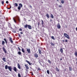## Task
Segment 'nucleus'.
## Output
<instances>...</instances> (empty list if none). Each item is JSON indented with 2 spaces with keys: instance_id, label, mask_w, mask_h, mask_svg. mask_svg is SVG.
<instances>
[{
  "instance_id": "5fc2aeb1",
  "label": "nucleus",
  "mask_w": 77,
  "mask_h": 77,
  "mask_svg": "<svg viewBox=\"0 0 77 77\" xmlns=\"http://www.w3.org/2000/svg\"><path fill=\"white\" fill-rule=\"evenodd\" d=\"M50 21H52L53 20H52L51 19H50Z\"/></svg>"
},
{
  "instance_id": "7c9ffc66",
  "label": "nucleus",
  "mask_w": 77,
  "mask_h": 77,
  "mask_svg": "<svg viewBox=\"0 0 77 77\" xmlns=\"http://www.w3.org/2000/svg\"><path fill=\"white\" fill-rule=\"evenodd\" d=\"M47 73L48 74H50V72H49V70H48L47 71Z\"/></svg>"
},
{
  "instance_id": "cd10ccee",
  "label": "nucleus",
  "mask_w": 77,
  "mask_h": 77,
  "mask_svg": "<svg viewBox=\"0 0 77 77\" xmlns=\"http://www.w3.org/2000/svg\"><path fill=\"white\" fill-rule=\"evenodd\" d=\"M46 16L47 18H49V17H50V16H49V15L48 14H47L46 15Z\"/></svg>"
},
{
  "instance_id": "69168bd1",
  "label": "nucleus",
  "mask_w": 77,
  "mask_h": 77,
  "mask_svg": "<svg viewBox=\"0 0 77 77\" xmlns=\"http://www.w3.org/2000/svg\"><path fill=\"white\" fill-rule=\"evenodd\" d=\"M57 2H59V0H57Z\"/></svg>"
},
{
  "instance_id": "6e6d98bb",
  "label": "nucleus",
  "mask_w": 77,
  "mask_h": 77,
  "mask_svg": "<svg viewBox=\"0 0 77 77\" xmlns=\"http://www.w3.org/2000/svg\"><path fill=\"white\" fill-rule=\"evenodd\" d=\"M39 63H40L41 65H42V64H41V63L40 62H39Z\"/></svg>"
},
{
  "instance_id": "f03ea898",
  "label": "nucleus",
  "mask_w": 77,
  "mask_h": 77,
  "mask_svg": "<svg viewBox=\"0 0 77 77\" xmlns=\"http://www.w3.org/2000/svg\"><path fill=\"white\" fill-rule=\"evenodd\" d=\"M63 35L64 36H65V37H66V38H67V39H69L70 38L69 36V35H68V34H67L66 33H64Z\"/></svg>"
},
{
  "instance_id": "680f3d73",
  "label": "nucleus",
  "mask_w": 77,
  "mask_h": 77,
  "mask_svg": "<svg viewBox=\"0 0 77 77\" xmlns=\"http://www.w3.org/2000/svg\"><path fill=\"white\" fill-rule=\"evenodd\" d=\"M38 62H39V63L40 62V60H39Z\"/></svg>"
},
{
  "instance_id": "a211bd4d",
  "label": "nucleus",
  "mask_w": 77,
  "mask_h": 77,
  "mask_svg": "<svg viewBox=\"0 0 77 77\" xmlns=\"http://www.w3.org/2000/svg\"><path fill=\"white\" fill-rule=\"evenodd\" d=\"M50 44L51 45H52V46H54V45H55L53 44V43L52 42H51Z\"/></svg>"
},
{
  "instance_id": "a19ab883",
  "label": "nucleus",
  "mask_w": 77,
  "mask_h": 77,
  "mask_svg": "<svg viewBox=\"0 0 77 77\" xmlns=\"http://www.w3.org/2000/svg\"><path fill=\"white\" fill-rule=\"evenodd\" d=\"M13 32H14V33H16V31L14 30L13 31Z\"/></svg>"
},
{
  "instance_id": "423d86ee",
  "label": "nucleus",
  "mask_w": 77,
  "mask_h": 77,
  "mask_svg": "<svg viewBox=\"0 0 77 77\" xmlns=\"http://www.w3.org/2000/svg\"><path fill=\"white\" fill-rule=\"evenodd\" d=\"M13 69L14 71H15V72H17V68H16V67L15 66L14 67Z\"/></svg>"
},
{
  "instance_id": "58836bf2",
  "label": "nucleus",
  "mask_w": 77,
  "mask_h": 77,
  "mask_svg": "<svg viewBox=\"0 0 77 77\" xmlns=\"http://www.w3.org/2000/svg\"><path fill=\"white\" fill-rule=\"evenodd\" d=\"M22 30L23 29H21V28H20L19 29V31H22Z\"/></svg>"
},
{
  "instance_id": "603ef678",
  "label": "nucleus",
  "mask_w": 77,
  "mask_h": 77,
  "mask_svg": "<svg viewBox=\"0 0 77 77\" xmlns=\"http://www.w3.org/2000/svg\"><path fill=\"white\" fill-rule=\"evenodd\" d=\"M21 34H23V32H20Z\"/></svg>"
},
{
  "instance_id": "dca6fc26",
  "label": "nucleus",
  "mask_w": 77,
  "mask_h": 77,
  "mask_svg": "<svg viewBox=\"0 0 77 77\" xmlns=\"http://www.w3.org/2000/svg\"><path fill=\"white\" fill-rule=\"evenodd\" d=\"M5 42L4 41H2V45H5Z\"/></svg>"
},
{
  "instance_id": "a878e982",
  "label": "nucleus",
  "mask_w": 77,
  "mask_h": 77,
  "mask_svg": "<svg viewBox=\"0 0 77 77\" xmlns=\"http://www.w3.org/2000/svg\"><path fill=\"white\" fill-rule=\"evenodd\" d=\"M51 17L52 18H54V16H53V15L51 14Z\"/></svg>"
},
{
  "instance_id": "c756f323",
  "label": "nucleus",
  "mask_w": 77,
  "mask_h": 77,
  "mask_svg": "<svg viewBox=\"0 0 77 77\" xmlns=\"http://www.w3.org/2000/svg\"><path fill=\"white\" fill-rule=\"evenodd\" d=\"M56 71H57L58 72H59V69H58V68H56Z\"/></svg>"
},
{
  "instance_id": "c9c22d12",
  "label": "nucleus",
  "mask_w": 77,
  "mask_h": 77,
  "mask_svg": "<svg viewBox=\"0 0 77 77\" xmlns=\"http://www.w3.org/2000/svg\"><path fill=\"white\" fill-rule=\"evenodd\" d=\"M18 77H21V75L20 74V73L18 74Z\"/></svg>"
},
{
  "instance_id": "2f4dec72",
  "label": "nucleus",
  "mask_w": 77,
  "mask_h": 77,
  "mask_svg": "<svg viewBox=\"0 0 77 77\" xmlns=\"http://www.w3.org/2000/svg\"><path fill=\"white\" fill-rule=\"evenodd\" d=\"M48 63H51V61H50V60H48Z\"/></svg>"
},
{
  "instance_id": "f257e3e1",
  "label": "nucleus",
  "mask_w": 77,
  "mask_h": 77,
  "mask_svg": "<svg viewBox=\"0 0 77 77\" xmlns=\"http://www.w3.org/2000/svg\"><path fill=\"white\" fill-rule=\"evenodd\" d=\"M13 20L14 23H17V20L18 21H19V22H20V18L18 17H17L15 19L13 18Z\"/></svg>"
},
{
  "instance_id": "37998d69",
  "label": "nucleus",
  "mask_w": 77,
  "mask_h": 77,
  "mask_svg": "<svg viewBox=\"0 0 77 77\" xmlns=\"http://www.w3.org/2000/svg\"><path fill=\"white\" fill-rule=\"evenodd\" d=\"M18 36H19V37H20H20H21V35H20V34H18Z\"/></svg>"
},
{
  "instance_id": "ddd939ff",
  "label": "nucleus",
  "mask_w": 77,
  "mask_h": 77,
  "mask_svg": "<svg viewBox=\"0 0 77 77\" xmlns=\"http://www.w3.org/2000/svg\"><path fill=\"white\" fill-rule=\"evenodd\" d=\"M28 26H29V25L26 24V25L24 26V28H27V27H28Z\"/></svg>"
},
{
  "instance_id": "393cba45",
  "label": "nucleus",
  "mask_w": 77,
  "mask_h": 77,
  "mask_svg": "<svg viewBox=\"0 0 77 77\" xmlns=\"http://www.w3.org/2000/svg\"><path fill=\"white\" fill-rule=\"evenodd\" d=\"M38 52L39 53V54H41V50L38 49Z\"/></svg>"
},
{
  "instance_id": "e2e57ef3",
  "label": "nucleus",
  "mask_w": 77,
  "mask_h": 77,
  "mask_svg": "<svg viewBox=\"0 0 77 77\" xmlns=\"http://www.w3.org/2000/svg\"><path fill=\"white\" fill-rule=\"evenodd\" d=\"M75 59H76V61H77V58H76Z\"/></svg>"
},
{
  "instance_id": "4d7b16f0",
  "label": "nucleus",
  "mask_w": 77,
  "mask_h": 77,
  "mask_svg": "<svg viewBox=\"0 0 77 77\" xmlns=\"http://www.w3.org/2000/svg\"><path fill=\"white\" fill-rule=\"evenodd\" d=\"M42 27H44V25H42Z\"/></svg>"
},
{
  "instance_id": "c03bdc74",
  "label": "nucleus",
  "mask_w": 77,
  "mask_h": 77,
  "mask_svg": "<svg viewBox=\"0 0 77 77\" xmlns=\"http://www.w3.org/2000/svg\"><path fill=\"white\" fill-rule=\"evenodd\" d=\"M38 70L39 71H40V70H41V69H40L39 68H38Z\"/></svg>"
},
{
  "instance_id": "0e129e2a",
  "label": "nucleus",
  "mask_w": 77,
  "mask_h": 77,
  "mask_svg": "<svg viewBox=\"0 0 77 77\" xmlns=\"http://www.w3.org/2000/svg\"><path fill=\"white\" fill-rule=\"evenodd\" d=\"M60 60H62V58H61V59H60Z\"/></svg>"
},
{
  "instance_id": "6e6552de",
  "label": "nucleus",
  "mask_w": 77,
  "mask_h": 77,
  "mask_svg": "<svg viewBox=\"0 0 77 77\" xmlns=\"http://www.w3.org/2000/svg\"><path fill=\"white\" fill-rule=\"evenodd\" d=\"M60 25L59 23H58L57 24V28H58V29H60Z\"/></svg>"
},
{
  "instance_id": "c85d7f7f",
  "label": "nucleus",
  "mask_w": 77,
  "mask_h": 77,
  "mask_svg": "<svg viewBox=\"0 0 77 77\" xmlns=\"http://www.w3.org/2000/svg\"><path fill=\"white\" fill-rule=\"evenodd\" d=\"M69 69L70 71H72V68H71V67H69Z\"/></svg>"
},
{
  "instance_id": "bf43d9fd",
  "label": "nucleus",
  "mask_w": 77,
  "mask_h": 77,
  "mask_svg": "<svg viewBox=\"0 0 77 77\" xmlns=\"http://www.w3.org/2000/svg\"><path fill=\"white\" fill-rule=\"evenodd\" d=\"M64 40H63V42H64Z\"/></svg>"
},
{
  "instance_id": "7ed1b4c3",
  "label": "nucleus",
  "mask_w": 77,
  "mask_h": 77,
  "mask_svg": "<svg viewBox=\"0 0 77 77\" xmlns=\"http://www.w3.org/2000/svg\"><path fill=\"white\" fill-rule=\"evenodd\" d=\"M9 41H10V42L12 44L13 42V41L12 40V38L11 37H9Z\"/></svg>"
},
{
  "instance_id": "1a4fd4ad",
  "label": "nucleus",
  "mask_w": 77,
  "mask_h": 77,
  "mask_svg": "<svg viewBox=\"0 0 77 77\" xmlns=\"http://www.w3.org/2000/svg\"><path fill=\"white\" fill-rule=\"evenodd\" d=\"M28 29H32V26H31V25H28Z\"/></svg>"
},
{
  "instance_id": "052dcab7",
  "label": "nucleus",
  "mask_w": 77,
  "mask_h": 77,
  "mask_svg": "<svg viewBox=\"0 0 77 77\" xmlns=\"http://www.w3.org/2000/svg\"><path fill=\"white\" fill-rule=\"evenodd\" d=\"M76 30L77 31V27L76 28Z\"/></svg>"
},
{
  "instance_id": "20e7f679",
  "label": "nucleus",
  "mask_w": 77,
  "mask_h": 77,
  "mask_svg": "<svg viewBox=\"0 0 77 77\" xmlns=\"http://www.w3.org/2000/svg\"><path fill=\"white\" fill-rule=\"evenodd\" d=\"M26 51L28 53H30V48H26Z\"/></svg>"
},
{
  "instance_id": "f704fd0d",
  "label": "nucleus",
  "mask_w": 77,
  "mask_h": 77,
  "mask_svg": "<svg viewBox=\"0 0 77 77\" xmlns=\"http://www.w3.org/2000/svg\"><path fill=\"white\" fill-rule=\"evenodd\" d=\"M51 38L52 39H54V36H51Z\"/></svg>"
},
{
  "instance_id": "49530a36",
  "label": "nucleus",
  "mask_w": 77,
  "mask_h": 77,
  "mask_svg": "<svg viewBox=\"0 0 77 77\" xmlns=\"http://www.w3.org/2000/svg\"><path fill=\"white\" fill-rule=\"evenodd\" d=\"M65 42H68V40H65Z\"/></svg>"
},
{
  "instance_id": "338daca9",
  "label": "nucleus",
  "mask_w": 77,
  "mask_h": 77,
  "mask_svg": "<svg viewBox=\"0 0 77 77\" xmlns=\"http://www.w3.org/2000/svg\"><path fill=\"white\" fill-rule=\"evenodd\" d=\"M42 3H43V2H42Z\"/></svg>"
},
{
  "instance_id": "4c0bfd02",
  "label": "nucleus",
  "mask_w": 77,
  "mask_h": 77,
  "mask_svg": "<svg viewBox=\"0 0 77 77\" xmlns=\"http://www.w3.org/2000/svg\"><path fill=\"white\" fill-rule=\"evenodd\" d=\"M2 5H4V2L2 1Z\"/></svg>"
},
{
  "instance_id": "9b49d317",
  "label": "nucleus",
  "mask_w": 77,
  "mask_h": 77,
  "mask_svg": "<svg viewBox=\"0 0 77 77\" xmlns=\"http://www.w3.org/2000/svg\"><path fill=\"white\" fill-rule=\"evenodd\" d=\"M17 66L18 68L20 69H21V66H20V65L19 64V63H17Z\"/></svg>"
},
{
  "instance_id": "0eeeda50",
  "label": "nucleus",
  "mask_w": 77,
  "mask_h": 77,
  "mask_svg": "<svg viewBox=\"0 0 77 77\" xmlns=\"http://www.w3.org/2000/svg\"><path fill=\"white\" fill-rule=\"evenodd\" d=\"M3 50L4 51L5 53H7V51L6 50V49L4 47H3L2 48Z\"/></svg>"
},
{
  "instance_id": "b1692460",
  "label": "nucleus",
  "mask_w": 77,
  "mask_h": 77,
  "mask_svg": "<svg viewBox=\"0 0 77 77\" xmlns=\"http://www.w3.org/2000/svg\"><path fill=\"white\" fill-rule=\"evenodd\" d=\"M22 51L23 53H25V51H24V49L23 48H22Z\"/></svg>"
},
{
  "instance_id": "473e14b6",
  "label": "nucleus",
  "mask_w": 77,
  "mask_h": 77,
  "mask_svg": "<svg viewBox=\"0 0 77 77\" xmlns=\"http://www.w3.org/2000/svg\"><path fill=\"white\" fill-rule=\"evenodd\" d=\"M61 3H62V4H63V3H64V1H63L62 0L61 1Z\"/></svg>"
},
{
  "instance_id": "4be33fe9",
  "label": "nucleus",
  "mask_w": 77,
  "mask_h": 77,
  "mask_svg": "<svg viewBox=\"0 0 77 77\" xmlns=\"http://www.w3.org/2000/svg\"><path fill=\"white\" fill-rule=\"evenodd\" d=\"M18 54L19 55H21V52L20 51H18Z\"/></svg>"
},
{
  "instance_id": "5701e85b",
  "label": "nucleus",
  "mask_w": 77,
  "mask_h": 77,
  "mask_svg": "<svg viewBox=\"0 0 77 77\" xmlns=\"http://www.w3.org/2000/svg\"><path fill=\"white\" fill-rule=\"evenodd\" d=\"M4 40L5 41L6 44H7V43H8L7 40H6V38H4Z\"/></svg>"
},
{
  "instance_id": "bb28decb",
  "label": "nucleus",
  "mask_w": 77,
  "mask_h": 77,
  "mask_svg": "<svg viewBox=\"0 0 77 77\" xmlns=\"http://www.w3.org/2000/svg\"><path fill=\"white\" fill-rule=\"evenodd\" d=\"M74 54H75V56L76 57H77V52H75Z\"/></svg>"
},
{
  "instance_id": "3c124183",
  "label": "nucleus",
  "mask_w": 77,
  "mask_h": 77,
  "mask_svg": "<svg viewBox=\"0 0 77 77\" xmlns=\"http://www.w3.org/2000/svg\"><path fill=\"white\" fill-rule=\"evenodd\" d=\"M59 7L60 8H61V7H62V6H61V5H59Z\"/></svg>"
},
{
  "instance_id": "6ab92c4d",
  "label": "nucleus",
  "mask_w": 77,
  "mask_h": 77,
  "mask_svg": "<svg viewBox=\"0 0 77 77\" xmlns=\"http://www.w3.org/2000/svg\"><path fill=\"white\" fill-rule=\"evenodd\" d=\"M42 21V25H44V21L42 20H41Z\"/></svg>"
},
{
  "instance_id": "8fccbe9b",
  "label": "nucleus",
  "mask_w": 77,
  "mask_h": 77,
  "mask_svg": "<svg viewBox=\"0 0 77 77\" xmlns=\"http://www.w3.org/2000/svg\"><path fill=\"white\" fill-rule=\"evenodd\" d=\"M29 7H30V8H32V6H31V5H30V6H29Z\"/></svg>"
},
{
  "instance_id": "e433bc0d",
  "label": "nucleus",
  "mask_w": 77,
  "mask_h": 77,
  "mask_svg": "<svg viewBox=\"0 0 77 77\" xmlns=\"http://www.w3.org/2000/svg\"><path fill=\"white\" fill-rule=\"evenodd\" d=\"M15 6H18V4H17V3H15Z\"/></svg>"
},
{
  "instance_id": "a18cd8bd",
  "label": "nucleus",
  "mask_w": 77,
  "mask_h": 77,
  "mask_svg": "<svg viewBox=\"0 0 77 77\" xmlns=\"http://www.w3.org/2000/svg\"><path fill=\"white\" fill-rule=\"evenodd\" d=\"M26 72H28V69H26Z\"/></svg>"
},
{
  "instance_id": "13d9d810",
  "label": "nucleus",
  "mask_w": 77,
  "mask_h": 77,
  "mask_svg": "<svg viewBox=\"0 0 77 77\" xmlns=\"http://www.w3.org/2000/svg\"><path fill=\"white\" fill-rule=\"evenodd\" d=\"M8 26L10 28L11 27V25H9Z\"/></svg>"
},
{
  "instance_id": "f3484780",
  "label": "nucleus",
  "mask_w": 77,
  "mask_h": 77,
  "mask_svg": "<svg viewBox=\"0 0 77 77\" xmlns=\"http://www.w3.org/2000/svg\"><path fill=\"white\" fill-rule=\"evenodd\" d=\"M2 60H3L4 62H6V58L3 57V58Z\"/></svg>"
},
{
  "instance_id": "72a5a7b5",
  "label": "nucleus",
  "mask_w": 77,
  "mask_h": 77,
  "mask_svg": "<svg viewBox=\"0 0 77 77\" xmlns=\"http://www.w3.org/2000/svg\"><path fill=\"white\" fill-rule=\"evenodd\" d=\"M21 8L20 7H18V9H19V10H20L21 9Z\"/></svg>"
},
{
  "instance_id": "774afa93",
  "label": "nucleus",
  "mask_w": 77,
  "mask_h": 77,
  "mask_svg": "<svg viewBox=\"0 0 77 77\" xmlns=\"http://www.w3.org/2000/svg\"><path fill=\"white\" fill-rule=\"evenodd\" d=\"M10 8H11V6Z\"/></svg>"
},
{
  "instance_id": "39448f33",
  "label": "nucleus",
  "mask_w": 77,
  "mask_h": 77,
  "mask_svg": "<svg viewBox=\"0 0 77 77\" xmlns=\"http://www.w3.org/2000/svg\"><path fill=\"white\" fill-rule=\"evenodd\" d=\"M8 69L10 71H12V67H11V66H8Z\"/></svg>"
},
{
  "instance_id": "412c9836",
  "label": "nucleus",
  "mask_w": 77,
  "mask_h": 77,
  "mask_svg": "<svg viewBox=\"0 0 77 77\" xmlns=\"http://www.w3.org/2000/svg\"><path fill=\"white\" fill-rule=\"evenodd\" d=\"M5 69H8V65H6L5 66Z\"/></svg>"
},
{
  "instance_id": "09e8293b",
  "label": "nucleus",
  "mask_w": 77,
  "mask_h": 77,
  "mask_svg": "<svg viewBox=\"0 0 77 77\" xmlns=\"http://www.w3.org/2000/svg\"><path fill=\"white\" fill-rule=\"evenodd\" d=\"M11 7H10V8H7V9H11Z\"/></svg>"
},
{
  "instance_id": "f8f14e48",
  "label": "nucleus",
  "mask_w": 77,
  "mask_h": 77,
  "mask_svg": "<svg viewBox=\"0 0 77 77\" xmlns=\"http://www.w3.org/2000/svg\"><path fill=\"white\" fill-rule=\"evenodd\" d=\"M25 66L26 67V69H29V67L27 65V64H25Z\"/></svg>"
},
{
  "instance_id": "9d476101",
  "label": "nucleus",
  "mask_w": 77,
  "mask_h": 77,
  "mask_svg": "<svg viewBox=\"0 0 77 77\" xmlns=\"http://www.w3.org/2000/svg\"><path fill=\"white\" fill-rule=\"evenodd\" d=\"M34 56L35 57H36V58H37L38 57V55L36 53H35L34 54Z\"/></svg>"
},
{
  "instance_id": "2eb2a0df",
  "label": "nucleus",
  "mask_w": 77,
  "mask_h": 77,
  "mask_svg": "<svg viewBox=\"0 0 77 77\" xmlns=\"http://www.w3.org/2000/svg\"><path fill=\"white\" fill-rule=\"evenodd\" d=\"M19 7H20V8H22L23 7V5L21 3H20L19 4Z\"/></svg>"
},
{
  "instance_id": "ea45409f",
  "label": "nucleus",
  "mask_w": 77,
  "mask_h": 77,
  "mask_svg": "<svg viewBox=\"0 0 77 77\" xmlns=\"http://www.w3.org/2000/svg\"><path fill=\"white\" fill-rule=\"evenodd\" d=\"M6 3H7V4H8L9 3V2L8 1H6Z\"/></svg>"
},
{
  "instance_id": "aec40b11",
  "label": "nucleus",
  "mask_w": 77,
  "mask_h": 77,
  "mask_svg": "<svg viewBox=\"0 0 77 77\" xmlns=\"http://www.w3.org/2000/svg\"><path fill=\"white\" fill-rule=\"evenodd\" d=\"M60 51L61 53H63V49L62 48L60 49Z\"/></svg>"
},
{
  "instance_id": "79ce46f5",
  "label": "nucleus",
  "mask_w": 77,
  "mask_h": 77,
  "mask_svg": "<svg viewBox=\"0 0 77 77\" xmlns=\"http://www.w3.org/2000/svg\"><path fill=\"white\" fill-rule=\"evenodd\" d=\"M18 48L19 51H21V49H20V47H18Z\"/></svg>"
},
{
  "instance_id": "864d4df0",
  "label": "nucleus",
  "mask_w": 77,
  "mask_h": 77,
  "mask_svg": "<svg viewBox=\"0 0 77 77\" xmlns=\"http://www.w3.org/2000/svg\"><path fill=\"white\" fill-rule=\"evenodd\" d=\"M31 73L32 74V75H33V72H32Z\"/></svg>"
},
{
  "instance_id": "4468645a",
  "label": "nucleus",
  "mask_w": 77,
  "mask_h": 77,
  "mask_svg": "<svg viewBox=\"0 0 77 77\" xmlns=\"http://www.w3.org/2000/svg\"><path fill=\"white\" fill-rule=\"evenodd\" d=\"M26 61L27 63H28L29 65H31V63H30V62L28 61L27 60H26Z\"/></svg>"
},
{
  "instance_id": "de8ad7c7",
  "label": "nucleus",
  "mask_w": 77,
  "mask_h": 77,
  "mask_svg": "<svg viewBox=\"0 0 77 77\" xmlns=\"http://www.w3.org/2000/svg\"><path fill=\"white\" fill-rule=\"evenodd\" d=\"M38 26H39V22L38 23Z\"/></svg>"
}]
</instances>
